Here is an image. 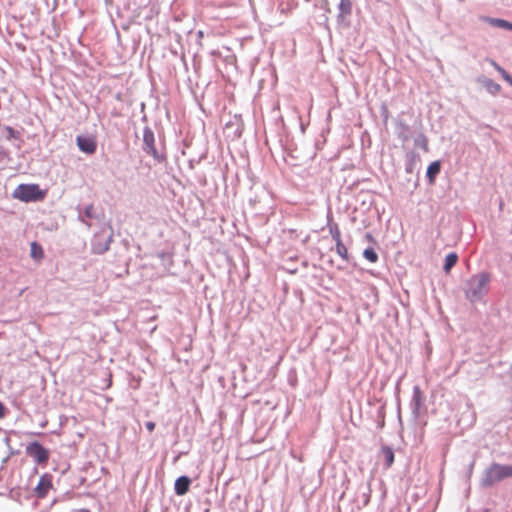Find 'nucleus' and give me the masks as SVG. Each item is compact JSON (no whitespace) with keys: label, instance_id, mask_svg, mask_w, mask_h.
<instances>
[{"label":"nucleus","instance_id":"1","mask_svg":"<svg viewBox=\"0 0 512 512\" xmlns=\"http://www.w3.org/2000/svg\"><path fill=\"white\" fill-rule=\"evenodd\" d=\"M490 275L488 273H479L472 276L467 284L466 295L471 301L479 299L488 288Z\"/></svg>","mask_w":512,"mask_h":512},{"label":"nucleus","instance_id":"2","mask_svg":"<svg viewBox=\"0 0 512 512\" xmlns=\"http://www.w3.org/2000/svg\"><path fill=\"white\" fill-rule=\"evenodd\" d=\"M13 197L23 202H34L44 199L45 192L38 184H20L13 192Z\"/></svg>","mask_w":512,"mask_h":512},{"label":"nucleus","instance_id":"3","mask_svg":"<svg viewBox=\"0 0 512 512\" xmlns=\"http://www.w3.org/2000/svg\"><path fill=\"white\" fill-rule=\"evenodd\" d=\"M512 477V466L511 465H501V464H492L485 472V475L482 479V484L484 486H492L495 483Z\"/></svg>","mask_w":512,"mask_h":512},{"label":"nucleus","instance_id":"4","mask_svg":"<svg viewBox=\"0 0 512 512\" xmlns=\"http://www.w3.org/2000/svg\"><path fill=\"white\" fill-rule=\"evenodd\" d=\"M26 453L34 459L37 464H46L49 459V451L38 442H32L26 447Z\"/></svg>","mask_w":512,"mask_h":512},{"label":"nucleus","instance_id":"5","mask_svg":"<svg viewBox=\"0 0 512 512\" xmlns=\"http://www.w3.org/2000/svg\"><path fill=\"white\" fill-rule=\"evenodd\" d=\"M76 143L78 148L86 154H94L97 149V140L94 136H82L76 137Z\"/></svg>","mask_w":512,"mask_h":512},{"label":"nucleus","instance_id":"6","mask_svg":"<svg viewBox=\"0 0 512 512\" xmlns=\"http://www.w3.org/2000/svg\"><path fill=\"white\" fill-rule=\"evenodd\" d=\"M53 488L52 476L48 473L43 474L34 491L38 498H44L48 492Z\"/></svg>","mask_w":512,"mask_h":512},{"label":"nucleus","instance_id":"7","mask_svg":"<svg viewBox=\"0 0 512 512\" xmlns=\"http://www.w3.org/2000/svg\"><path fill=\"white\" fill-rule=\"evenodd\" d=\"M191 480L187 476H181L176 479L174 489L178 496H183L189 491Z\"/></svg>","mask_w":512,"mask_h":512},{"label":"nucleus","instance_id":"8","mask_svg":"<svg viewBox=\"0 0 512 512\" xmlns=\"http://www.w3.org/2000/svg\"><path fill=\"white\" fill-rule=\"evenodd\" d=\"M30 256L37 262H40L44 258V250L37 242L30 244Z\"/></svg>","mask_w":512,"mask_h":512},{"label":"nucleus","instance_id":"9","mask_svg":"<svg viewBox=\"0 0 512 512\" xmlns=\"http://www.w3.org/2000/svg\"><path fill=\"white\" fill-rule=\"evenodd\" d=\"M482 19L492 26L512 30V23H510L506 20L490 18V17H483Z\"/></svg>","mask_w":512,"mask_h":512},{"label":"nucleus","instance_id":"10","mask_svg":"<svg viewBox=\"0 0 512 512\" xmlns=\"http://www.w3.org/2000/svg\"><path fill=\"white\" fill-rule=\"evenodd\" d=\"M440 162L439 161H434L432 162L429 166H428V169H427V177L429 179V182L430 183H433L436 176L439 174L440 172Z\"/></svg>","mask_w":512,"mask_h":512},{"label":"nucleus","instance_id":"11","mask_svg":"<svg viewBox=\"0 0 512 512\" xmlns=\"http://www.w3.org/2000/svg\"><path fill=\"white\" fill-rule=\"evenodd\" d=\"M338 8H339V17L345 18L346 16L351 14L352 2L350 0H340Z\"/></svg>","mask_w":512,"mask_h":512},{"label":"nucleus","instance_id":"12","mask_svg":"<svg viewBox=\"0 0 512 512\" xmlns=\"http://www.w3.org/2000/svg\"><path fill=\"white\" fill-rule=\"evenodd\" d=\"M381 452L384 456V459H385V466L386 468H390L392 466V464L394 463V452L393 450L388 447V446H384L382 447L381 449Z\"/></svg>","mask_w":512,"mask_h":512},{"label":"nucleus","instance_id":"13","mask_svg":"<svg viewBox=\"0 0 512 512\" xmlns=\"http://www.w3.org/2000/svg\"><path fill=\"white\" fill-rule=\"evenodd\" d=\"M458 261V255L455 252L449 253L445 258L444 271L449 273L452 267L456 265Z\"/></svg>","mask_w":512,"mask_h":512},{"label":"nucleus","instance_id":"14","mask_svg":"<svg viewBox=\"0 0 512 512\" xmlns=\"http://www.w3.org/2000/svg\"><path fill=\"white\" fill-rule=\"evenodd\" d=\"M483 84H484L485 88L487 89V91L491 94L495 95V94L499 93L501 90V86L498 83L494 82L492 79H485L483 81Z\"/></svg>","mask_w":512,"mask_h":512},{"label":"nucleus","instance_id":"15","mask_svg":"<svg viewBox=\"0 0 512 512\" xmlns=\"http://www.w3.org/2000/svg\"><path fill=\"white\" fill-rule=\"evenodd\" d=\"M491 65L500 73L502 78L508 82L512 86V77L506 72L505 69H503L501 66H499L495 61H490Z\"/></svg>","mask_w":512,"mask_h":512},{"label":"nucleus","instance_id":"16","mask_svg":"<svg viewBox=\"0 0 512 512\" xmlns=\"http://www.w3.org/2000/svg\"><path fill=\"white\" fill-rule=\"evenodd\" d=\"M336 253L345 261L349 260L348 249L343 242L336 243Z\"/></svg>","mask_w":512,"mask_h":512},{"label":"nucleus","instance_id":"17","mask_svg":"<svg viewBox=\"0 0 512 512\" xmlns=\"http://www.w3.org/2000/svg\"><path fill=\"white\" fill-rule=\"evenodd\" d=\"M363 256L371 263H375L378 260V254L372 248L365 249Z\"/></svg>","mask_w":512,"mask_h":512},{"label":"nucleus","instance_id":"18","mask_svg":"<svg viewBox=\"0 0 512 512\" xmlns=\"http://www.w3.org/2000/svg\"><path fill=\"white\" fill-rule=\"evenodd\" d=\"M109 244L110 243H104V244H94L93 245V250L95 253H103L105 251H107L109 249Z\"/></svg>","mask_w":512,"mask_h":512},{"label":"nucleus","instance_id":"19","mask_svg":"<svg viewBox=\"0 0 512 512\" xmlns=\"http://www.w3.org/2000/svg\"><path fill=\"white\" fill-rule=\"evenodd\" d=\"M151 139L149 140L148 137L145 135V142L148 146V152L153 154L154 156L156 155V148L154 147V144H153V137L151 136L150 137Z\"/></svg>","mask_w":512,"mask_h":512},{"label":"nucleus","instance_id":"20","mask_svg":"<svg viewBox=\"0 0 512 512\" xmlns=\"http://www.w3.org/2000/svg\"><path fill=\"white\" fill-rule=\"evenodd\" d=\"M332 237L335 240V243L342 242L341 233L338 229H336L334 232H332Z\"/></svg>","mask_w":512,"mask_h":512},{"label":"nucleus","instance_id":"21","mask_svg":"<svg viewBox=\"0 0 512 512\" xmlns=\"http://www.w3.org/2000/svg\"><path fill=\"white\" fill-rule=\"evenodd\" d=\"M145 426H146V428H147V430H148L149 432H153V431H154V429H155V426H156V425H155V423H154V422H152V421H148V422H146Z\"/></svg>","mask_w":512,"mask_h":512},{"label":"nucleus","instance_id":"22","mask_svg":"<svg viewBox=\"0 0 512 512\" xmlns=\"http://www.w3.org/2000/svg\"><path fill=\"white\" fill-rule=\"evenodd\" d=\"M5 415V407L4 405L0 402V418L4 417Z\"/></svg>","mask_w":512,"mask_h":512},{"label":"nucleus","instance_id":"23","mask_svg":"<svg viewBox=\"0 0 512 512\" xmlns=\"http://www.w3.org/2000/svg\"><path fill=\"white\" fill-rule=\"evenodd\" d=\"M199 36L202 37L203 36V32L202 31H199Z\"/></svg>","mask_w":512,"mask_h":512}]
</instances>
